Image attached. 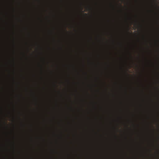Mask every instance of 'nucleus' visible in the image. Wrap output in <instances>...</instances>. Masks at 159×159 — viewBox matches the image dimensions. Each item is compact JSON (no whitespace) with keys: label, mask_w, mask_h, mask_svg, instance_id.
<instances>
[{"label":"nucleus","mask_w":159,"mask_h":159,"mask_svg":"<svg viewBox=\"0 0 159 159\" xmlns=\"http://www.w3.org/2000/svg\"><path fill=\"white\" fill-rule=\"evenodd\" d=\"M84 15L86 16H87V14L86 13H84Z\"/></svg>","instance_id":"nucleus-1"}]
</instances>
